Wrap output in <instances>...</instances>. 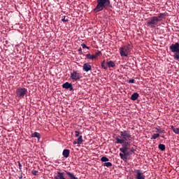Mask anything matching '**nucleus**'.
<instances>
[{
  "label": "nucleus",
  "instance_id": "17",
  "mask_svg": "<svg viewBox=\"0 0 179 179\" xmlns=\"http://www.w3.org/2000/svg\"><path fill=\"white\" fill-rule=\"evenodd\" d=\"M87 59H96V57H94V55H91L90 53H88L85 55Z\"/></svg>",
  "mask_w": 179,
  "mask_h": 179
},
{
  "label": "nucleus",
  "instance_id": "39",
  "mask_svg": "<svg viewBox=\"0 0 179 179\" xmlns=\"http://www.w3.org/2000/svg\"><path fill=\"white\" fill-rule=\"evenodd\" d=\"M76 143H78V142L73 141V145H76Z\"/></svg>",
  "mask_w": 179,
  "mask_h": 179
},
{
  "label": "nucleus",
  "instance_id": "41",
  "mask_svg": "<svg viewBox=\"0 0 179 179\" xmlns=\"http://www.w3.org/2000/svg\"><path fill=\"white\" fill-rule=\"evenodd\" d=\"M162 138H164V135H162Z\"/></svg>",
  "mask_w": 179,
  "mask_h": 179
},
{
  "label": "nucleus",
  "instance_id": "7",
  "mask_svg": "<svg viewBox=\"0 0 179 179\" xmlns=\"http://www.w3.org/2000/svg\"><path fill=\"white\" fill-rule=\"evenodd\" d=\"M171 52H175V54H177L179 49V43H176L174 44H172L169 47Z\"/></svg>",
  "mask_w": 179,
  "mask_h": 179
},
{
  "label": "nucleus",
  "instance_id": "32",
  "mask_svg": "<svg viewBox=\"0 0 179 179\" xmlns=\"http://www.w3.org/2000/svg\"><path fill=\"white\" fill-rule=\"evenodd\" d=\"M123 154H124V156H125V158H126V160L128 159V156H129V152H123Z\"/></svg>",
  "mask_w": 179,
  "mask_h": 179
},
{
  "label": "nucleus",
  "instance_id": "10",
  "mask_svg": "<svg viewBox=\"0 0 179 179\" xmlns=\"http://www.w3.org/2000/svg\"><path fill=\"white\" fill-rule=\"evenodd\" d=\"M145 175L141 170H136V179H145Z\"/></svg>",
  "mask_w": 179,
  "mask_h": 179
},
{
  "label": "nucleus",
  "instance_id": "1",
  "mask_svg": "<svg viewBox=\"0 0 179 179\" xmlns=\"http://www.w3.org/2000/svg\"><path fill=\"white\" fill-rule=\"evenodd\" d=\"M131 139H132V135L129 134V131L127 130H124L123 131H120V136L119 137L115 138V143H119L120 145H122V143H131Z\"/></svg>",
  "mask_w": 179,
  "mask_h": 179
},
{
  "label": "nucleus",
  "instance_id": "6",
  "mask_svg": "<svg viewBox=\"0 0 179 179\" xmlns=\"http://www.w3.org/2000/svg\"><path fill=\"white\" fill-rule=\"evenodd\" d=\"M157 23H159V22L155 16L152 17L150 20L147 22V24L149 27H150V29H156Z\"/></svg>",
  "mask_w": 179,
  "mask_h": 179
},
{
  "label": "nucleus",
  "instance_id": "25",
  "mask_svg": "<svg viewBox=\"0 0 179 179\" xmlns=\"http://www.w3.org/2000/svg\"><path fill=\"white\" fill-rule=\"evenodd\" d=\"M99 55H103V54L101 53V51H97L96 52H95V54L94 55V57H95V59L96 58H97V57H99Z\"/></svg>",
  "mask_w": 179,
  "mask_h": 179
},
{
  "label": "nucleus",
  "instance_id": "23",
  "mask_svg": "<svg viewBox=\"0 0 179 179\" xmlns=\"http://www.w3.org/2000/svg\"><path fill=\"white\" fill-rule=\"evenodd\" d=\"M101 66L103 69H105V70H107L108 69V67H107V63L106 64V61H103L101 62Z\"/></svg>",
  "mask_w": 179,
  "mask_h": 179
},
{
  "label": "nucleus",
  "instance_id": "22",
  "mask_svg": "<svg viewBox=\"0 0 179 179\" xmlns=\"http://www.w3.org/2000/svg\"><path fill=\"white\" fill-rule=\"evenodd\" d=\"M173 59H176V61H179V48L178 50L177 53H175L173 55Z\"/></svg>",
  "mask_w": 179,
  "mask_h": 179
},
{
  "label": "nucleus",
  "instance_id": "16",
  "mask_svg": "<svg viewBox=\"0 0 179 179\" xmlns=\"http://www.w3.org/2000/svg\"><path fill=\"white\" fill-rule=\"evenodd\" d=\"M138 97H139V94H138V92H134L131 96V100L135 101V100H138Z\"/></svg>",
  "mask_w": 179,
  "mask_h": 179
},
{
  "label": "nucleus",
  "instance_id": "2",
  "mask_svg": "<svg viewBox=\"0 0 179 179\" xmlns=\"http://www.w3.org/2000/svg\"><path fill=\"white\" fill-rule=\"evenodd\" d=\"M96 6L94 8L95 13L101 12L104 9H108V8H113L110 0H96Z\"/></svg>",
  "mask_w": 179,
  "mask_h": 179
},
{
  "label": "nucleus",
  "instance_id": "4",
  "mask_svg": "<svg viewBox=\"0 0 179 179\" xmlns=\"http://www.w3.org/2000/svg\"><path fill=\"white\" fill-rule=\"evenodd\" d=\"M70 78L71 80L78 82V80H80L83 76H82V73H79L78 71L73 70V71L71 73Z\"/></svg>",
  "mask_w": 179,
  "mask_h": 179
},
{
  "label": "nucleus",
  "instance_id": "31",
  "mask_svg": "<svg viewBox=\"0 0 179 179\" xmlns=\"http://www.w3.org/2000/svg\"><path fill=\"white\" fill-rule=\"evenodd\" d=\"M37 173H38V171L32 170L31 171L33 176H37Z\"/></svg>",
  "mask_w": 179,
  "mask_h": 179
},
{
  "label": "nucleus",
  "instance_id": "28",
  "mask_svg": "<svg viewBox=\"0 0 179 179\" xmlns=\"http://www.w3.org/2000/svg\"><path fill=\"white\" fill-rule=\"evenodd\" d=\"M120 159H122V160H124V162H127L124 154L120 153Z\"/></svg>",
  "mask_w": 179,
  "mask_h": 179
},
{
  "label": "nucleus",
  "instance_id": "9",
  "mask_svg": "<svg viewBox=\"0 0 179 179\" xmlns=\"http://www.w3.org/2000/svg\"><path fill=\"white\" fill-rule=\"evenodd\" d=\"M63 89H69L70 92H72L73 90V85L72 83H69V82H66L62 85Z\"/></svg>",
  "mask_w": 179,
  "mask_h": 179
},
{
  "label": "nucleus",
  "instance_id": "34",
  "mask_svg": "<svg viewBox=\"0 0 179 179\" xmlns=\"http://www.w3.org/2000/svg\"><path fill=\"white\" fill-rule=\"evenodd\" d=\"M17 163H18L19 169L20 171H22V164H20V162H17Z\"/></svg>",
  "mask_w": 179,
  "mask_h": 179
},
{
  "label": "nucleus",
  "instance_id": "27",
  "mask_svg": "<svg viewBox=\"0 0 179 179\" xmlns=\"http://www.w3.org/2000/svg\"><path fill=\"white\" fill-rule=\"evenodd\" d=\"M109 159L107 157H102L101 158V162H108Z\"/></svg>",
  "mask_w": 179,
  "mask_h": 179
},
{
  "label": "nucleus",
  "instance_id": "37",
  "mask_svg": "<svg viewBox=\"0 0 179 179\" xmlns=\"http://www.w3.org/2000/svg\"><path fill=\"white\" fill-rule=\"evenodd\" d=\"M78 52L80 53V54H83V52H82V48H80L79 49H78Z\"/></svg>",
  "mask_w": 179,
  "mask_h": 179
},
{
  "label": "nucleus",
  "instance_id": "18",
  "mask_svg": "<svg viewBox=\"0 0 179 179\" xmlns=\"http://www.w3.org/2000/svg\"><path fill=\"white\" fill-rule=\"evenodd\" d=\"M41 136L38 132H34V134H31V138H37L38 139H40Z\"/></svg>",
  "mask_w": 179,
  "mask_h": 179
},
{
  "label": "nucleus",
  "instance_id": "35",
  "mask_svg": "<svg viewBox=\"0 0 179 179\" xmlns=\"http://www.w3.org/2000/svg\"><path fill=\"white\" fill-rule=\"evenodd\" d=\"M127 83H135V80L134 79H131Z\"/></svg>",
  "mask_w": 179,
  "mask_h": 179
},
{
  "label": "nucleus",
  "instance_id": "14",
  "mask_svg": "<svg viewBox=\"0 0 179 179\" xmlns=\"http://www.w3.org/2000/svg\"><path fill=\"white\" fill-rule=\"evenodd\" d=\"M71 153V151L68 149H65L63 150L62 155L63 157H65V159H68L69 157V154Z\"/></svg>",
  "mask_w": 179,
  "mask_h": 179
},
{
  "label": "nucleus",
  "instance_id": "5",
  "mask_svg": "<svg viewBox=\"0 0 179 179\" xmlns=\"http://www.w3.org/2000/svg\"><path fill=\"white\" fill-rule=\"evenodd\" d=\"M15 93L19 99H23L27 94V89L19 87L16 90Z\"/></svg>",
  "mask_w": 179,
  "mask_h": 179
},
{
  "label": "nucleus",
  "instance_id": "11",
  "mask_svg": "<svg viewBox=\"0 0 179 179\" xmlns=\"http://www.w3.org/2000/svg\"><path fill=\"white\" fill-rule=\"evenodd\" d=\"M83 69L85 72H89V71H92V66L89 63H85L83 66Z\"/></svg>",
  "mask_w": 179,
  "mask_h": 179
},
{
  "label": "nucleus",
  "instance_id": "15",
  "mask_svg": "<svg viewBox=\"0 0 179 179\" xmlns=\"http://www.w3.org/2000/svg\"><path fill=\"white\" fill-rule=\"evenodd\" d=\"M107 68H114L115 66V63L113 61H109L106 62Z\"/></svg>",
  "mask_w": 179,
  "mask_h": 179
},
{
  "label": "nucleus",
  "instance_id": "29",
  "mask_svg": "<svg viewBox=\"0 0 179 179\" xmlns=\"http://www.w3.org/2000/svg\"><path fill=\"white\" fill-rule=\"evenodd\" d=\"M62 22H64L65 23L69 22L68 18H66V16H64L63 18L62 19Z\"/></svg>",
  "mask_w": 179,
  "mask_h": 179
},
{
  "label": "nucleus",
  "instance_id": "42",
  "mask_svg": "<svg viewBox=\"0 0 179 179\" xmlns=\"http://www.w3.org/2000/svg\"><path fill=\"white\" fill-rule=\"evenodd\" d=\"M154 179H156V178H154Z\"/></svg>",
  "mask_w": 179,
  "mask_h": 179
},
{
  "label": "nucleus",
  "instance_id": "3",
  "mask_svg": "<svg viewBox=\"0 0 179 179\" xmlns=\"http://www.w3.org/2000/svg\"><path fill=\"white\" fill-rule=\"evenodd\" d=\"M131 50H132V45L131 44H128L127 45L122 46L120 48V55L121 57H128L129 55V52H131Z\"/></svg>",
  "mask_w": 179,
  "mask_h": 179
},
{
  "label": "nucleus",
  "instance_id": "24",
  "mask_svg": "<svg viewBox=\"0 0 179 179\" xmlns=\"http://www.w3.org/2000/svg\"><path fill=\"white\" fill-rule=\"evenodd\" d=\"M159 136H160V134H154L150 139H157V138H159Z\"/></svg>",
  "mask_w": 179,
  "mask_h": 179
},
{
  "label": "nucleus",
  "instance_id": "21",
  "mask_svg": "<svg viewBox=\"0 0 179 179\" xmlns=\"http://www.w3.org/2000/svg\"><path fill=\"white\" fill-rule=\"evenodd\" d=\"M83 142V138L82 136H80L77 139V144L78 145H82V143Z\"/></svg>",
  "mask_w": 179,
  "mask_h": 179
},
{
  "label": "nucleus",
  "instance_id": "36",
  "mask_svg": "<svg viewBox=\"0 0 179 179\" xmlns=\"http://www.w3.org/2000/svg\"><path fill=\"white\" fill-rule=\"evenodd\" d=\"M75 134H76V137L78 138L80 133L79 131H75Z\"/></svg>",
  "mask_w": 179,
  "mask_h": 179
},
{
  "label": "nucleus",
  "instance_id": "20",
  "mask_svg": "<svg viewBox=\"0 0 179 179\" xmlns=\"http://www.w3.org/2000/svg\"><path fill=\"white\" fill-rule=\"evenodd\" d=\"M171 129H172L175 134H177L178 135L179 134V127L176 128L174 126H171Z\"/></svg>",
  "mask_w": 179,
  "mask_h": 179
},
{
  "label": "nucleus",
  "instance_id": "30",
  "mask_svg": "<svg viewBox=\"0 0 179 179\" xmlns=\"http://www.w3.org/2000/svg\"><path fill=\"white\" fill-rule=\"evenodd\" d=\"M81 47H82L83 48H87V50H90V48L87 47V46L86 45V44H85V43H83V44L81 45Z\"/></svg>",
  "mask_w": 179,
  "mask_h": 179
},
{
  "label": "nucleus",
  "instance_id": "38",
  "mask_svg": "<svg viewBox=\"0 0 179 179\" xmlns=\"http://www.w3.org/2000/svg\"><path fill=\"white\" fill-rule=\"evenodd\" d=\"M22 178H23V176L21 174L20 176V179H22Z\"/></svg>",
  "mask_w": 179,
  "mask_h": 179
},
{
  "label": "nucleus",
  "instance_id": "26",
  "mask_svg": "<svg viewBox=\"0 0 179 179\" xmlns=\"http://www.w3.org/2000/svg\"><path fill=\"white\" fill-rule=\"evenodd\" d=\"M103 166L105 167H111L113 166V164L111 162H105L103 164Z\"/></svg>",
  "mask_w": 179,
  "mask_h": 179
},
{
  "label": "nucleus",
  "instance_id": "13",
  "mask_svg": "<svg viewBox=\"0 0 179 179\" xmlns=\"http://www.w3.org/2000/svg\"><path fill=\"white\" fill-rule=\"evenodd\" d=\"M164 16H166V13H159L157 16H154V17H155L157 21L162 22V20H163V17H164Z\"/></svg>",
  "mask_w": 179,
  "mask_h": 179
},
{
  "label": "nucleus",
  "instance_id": "33",
  "mask_svg": "<svg viewBox=\"0 0 179 179\" xmlns=\"http://www.w3.org/2000/svg\"><path fill=\"white\" fill-rule=\"evenodd\" d=\"M158 134H164V132H166L164 130H161L160 129H158Z\"/></svg>",
  "mask_w": 179,
  "mask_h": 179
},
{
  "label": "nucleus",
  "instance_id": "8",
  "mask_svg": "<svg viewBox=\"0 0 179 179\" xmlns=\"http://www.w3.org/2000/svg\"><path fill=\"white\" fill-rule=\"evenodd\" d=\"M128 146H131V143H122V148H120V152H122V153L128 152Z\"/></svg>",
  "mask_w": 179,
  "mask_h": 179
},
{
  "label": "nucleus",
  "instance_id": "12",
  "mask_svg": "<svg viewBox=\"0 0 179 179\" xmlns=\"http://www.w3.org/2000/svg\"><path fill=\"white\" fill-rule=\"evenodd\" d=\"M69 179H79L73 173H71L69 171H64Z\"/></svg>",
  "mask_w": 179,
  "mask_h": 179
},
{
  "label": "nucleus",
  "instance_id": "40",
  "mask_svg": "<svg viewBox=\"0 0 179 179\" xmlns=\"http://www.w3.org/2000/svg\"><path fill=\"white\" fill-rule=\"evenodd\" d=\"M130 152H135V150H131Z\"/></svg>",
  "mask_w": 179,
  "mask_h": 179
},
{
  "label": "nucleus",
  "instance_id": "19",
  "mask_svg": "<svg viewBox=\"0 0 179 179\" xmlns=\"http://www.w3.org/2000/svg\"><path fill=\"white\" fill-rule=\"evenodd\" d=\"M158 148L162 152H164V150H166V145L164 144H159Z\"/></svg>",
  "mask_w": 179,
  "mask_h": 179
}]
</instances>
